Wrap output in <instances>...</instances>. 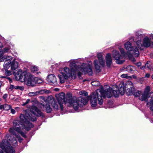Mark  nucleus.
Instances as JSON below:
<instances>
[{"label":"nucleus","instance_id":"nucleus-1","mask_svg":"<svg viewBox=\"0 0 153 153\" xmlns=\"http://www.w3.org/2000/svg\"><path fill=\"white\" fill-rule=\"evenodd\" d=\"M30 113L37 117L42 115V112L36 107L32 106L30 108L29 111H27L25 114V117L22 114L20 116V122L19 120H15L13 122V126L9 130L10 133L13 135L7 134L4 140H3L0 143V153H14L15 150L11 146L12 145L14 146H17V141L14 138L13 136L14 135L18 139L19 141L21 142L23 140L19 136L16 134V132L20 134L22 137H26L25 134L23 132L22 130L23 128L28 131L32 128L33 126L32 123L29 122L30 120L34 121L36 118L32 116Z\"/></svg>","mask_w":153,"mask_h":153},{"label":"nucleus","instance_id":"nucleus-2","mask_svg":"<svg viewBox=\"0 0 153 153\" xmlns=\"http://www.w3.org/2000/svg\"><path fill=\"white\" fill-rule=\"evenodd\" d=\"M124 86L128 95L133 94L135 97H139V99L142 101L145 100L147 98L150 91L149 86H147L143 93L141 91L135 90L132 82L130 81L127 82Z\"/></svg>","mask_w":153,"mask_h":153},{"label":"nucleus","instance_id":"nucleus-3","mask_svg":"<svg viewBox=\"0 0 153 153\" xmlns=\"http://www.w3.org/2000/svg\"><path fill=\"white\" fill-rule=\"evenodd\" d=\"M69 62L70 63L69 66L71 68V70L74 71L75 74L77 73L79 76H81L82 73L84 74L87 73L90 75H92L93 74L91 62H89L88 65L85 63H83L80 67H78L77 68L76 67L77 60H73L70 61Z\"/></svg>","mask_w":153,"mask_h":153},{"label":"nucleus","instance_id":"nucleus-4","mask_svg":"<svg viewBox=\"0 0 153 153\" xmlns=\"http://www.w3.org/2000/svg\"><path fill=\"white\" fill-rule=\"evenodd\" d=\"M136 36L138 39L144 36L143 41L138 40L136 42L137 45L140 50H143L144 48L151 46L153 47V34H148L145 36L144 34L137 32Z\"/></svg>","mask_w":153,"mask_h":153},{"label":"nucleus","instance_id":"nucleus-5","mask_svg":"<svg viewBox=\"0 0 153 153\" xmlns=\"http://www.w3.org/2000/svg\"><path fill=\"white\" fill-rule=\"evenodd\" d=\"M15 79L16 80H19L22 82H24L28 86H35L33 76L26 71H23L22 70H19L15 75Z\"/></svg>","mask_w":153,"mask_h":153},{"label":"nucleus","instance_id":"nucleus-6","mask_svg":"<svg viewBox=\"0 0 153 153\" xmlns=\"http://www.w3.org/2000/svg\"><path fill=\"white\" fill-rule=\"evenodd\" d=\"M104 95L102 93L101 90L97 89L95 92L92 93L90 96L91 106L96 108H98V105H101L103 103L102 96Z\"/></svg>","mask_w":153,"mask_h":153},{"label":"nucleus","instance_id":"nucleus-7","mask_svg":"<svg viewBox=\"0 0 153 153\" xmlns=\"http://www.w3.org/2000/svg\"><path fill=\"white\" fill-rule=\"evenodd\" d=\"M87 103V100L81 97L77 99L76 97L70 98L68 100L67 105L72 106L75 110H77L79 108L86 105Z\"/></svg>","mask_w":153,"mask_h":153},{"label":"nucleus","instance_id":"nucleus-8","mask_svg":"<svg viewBox=\"0 0 153 153\" xmlns=\"http://www.w3.org/2000/svg\"><path fill=\"white\" fill-rule=\"evenodd\" d=\"M124 47L127 52V56L131 60L134 59L133 56L137 57L139 55L138 49L136 46H133L129 42H126L124 44Z\"/></svg>","mask_w":153,"mask_h":153},{"label":"nucleus","instance_id":"nucleus-9","mask_svg":"<svg viewBox=\"0 0 153 153\" xmlns=\"http://www.w3.org/2000/svg\"><path fill=\"white\" fill-rule=\"evenodd\" d=\"M119 49L122 55L118 51L116 50L113 51L112 55L113 58L116 60V62L118 64H121L125 62L124 57L127 56V53H126L123 48L120 47Z\"/></svg>","mask_w":153,"mask_h":153},{"label":"nucleus","instance_id":"nucleus-10","mask_svg":"<svg viewBox=\"0 0 153 153\" xmlns=\"http://www.w3.org/2000/svg\"><path fill=\"white\" fill-rule=\"evenodd\" d=\"M97 58L98 59V61L97 60H95L94 61V64L96 71L99 72L100 71V67L104 66L105 62L101 53L97 54Z\"/></svg>","mask_w":153,"mask_h":153},{"label":"nucleus","instance_id":"nucleus-11","mask_svg":"<svg viewBox=\"0 0 153 153\" xmlns=\"http://www.w3.org/2000/svg\"><path fill=\"white\" fill-rule=\"evenodd\" d=\"M56 97L58 102V103L60 106L61 111H62L64 108L63 104L64 103L67 104L68 102V100L70 98H68L65 100V94L63 92L60 93L59 94L56 95Z\"/></svg>","mask_w":153,"mask_h":153},{"label":"nucleus","instance_id":"nucleus-12","mask_svg":"<svg viewBox=\"0 0 153 153\" xmlns=\"http://www.w3.org/2000/svg\"><path fill=\"white\" fill-rule=\"evenodd\" d=\"M1 52H0V54ZM1 56H0V61L2 62L5 60L4 64V69H7L10 67V64H11V61L12 60V58L10 56H4L1 58Z\"/></svg>","mask_w":153,"mask_h":153},{"label":"nucleus","instance_id":"nucleus-13","mask_svg":"<svg viewBox=\"0 0 153 153\" xmlns=\"http://www.w3.org/2000/svg\"><path fill=\"white\" fill-rule=\"evenodd\" d=\"M71 70L69 69V68L67 67L64 68L63 69V72H62L61 73L62 74L65 76L66 79H67L69 77L72 76V73L73 72L74 73V71H73V70ZM74 76V77H76V74H73Z\"/></svg>","mask_w":153,"mask_h":153},{"label":"nucleus","instance_id":"nucleus-14","mask_svg":"<svg viewBox=\"0 0 153 153\" xmlns=\"http://www.w3.org/2000/svg\"><path fill=\"white\" fill-rule=\"evenodd\" d=\"M108 88L104 91V89L102 88L98 89L101 90L102 93L104 95V96H102V98H104L105 97H107L108 98H110L113 95L112 93V89L109 87Z\"/></svg>","mask_w":153,"mask_h":153},{"label":"nucleus","instance_id":"nucleus-15","mask_svg":"<svg viewBox=\"0 0 153 153\" xmlns=\"http://www.w3.org/2000/svg\"><path fill=\"white\" fill-rule=\"evenodd\" d=\"M47 80L48 82L51 84L52 83L54 85L57 84L56 78L53 74H51L48 76Z\"/></svg>","mask_w":153,"mask_h":153},{"label":"nucleus","instance_id":"nucleus-16","mask_svg":"<svg viewBox=\"0 0 153 153\" xmlns=\"http://www.w3.org/2000/svg\"><path fill=\"white\" fill-rule=\"evenodd\" d=\"M50 102L51 103L52 106L54 110H58L59 108L61 110L58 102H56L54 101L53 98H52L51 99Z\"/></svg>","mask_w":153,"mask_h":153},{"label":"nucleus","instance_id":"nucleus-17","mask_svg":"<svg viewBox=\"0 0 153 153\" xmlns=\"http://www.w3.org/2000/svg\"><path fill=\"white\" fill-rule=\"evenodd\" d=\"M11 70L14 72L19 67V63L17 61H16V59H14L12 61H11V64H10Z\"/></svg>","mask_w":153,"mask_h":153},{"label":"nucleus","instance_id":"nucleus-18","mask_svg":"<svg viewBox=\"0 0 153 153\" xmlns=\"http://www.w3.org/2000/svg\"><path fill=\"white\" fill-rule=\"evenodd\" d=\"M105 59L107 65L108 67H109L112 62V59L110 53H108L106 54Z\"/></svg>","mask_w":153,"mask_h":153},{"label":"nucleus","instance_id":"nucleus-19","mask_svg":"<svg viewBox=\"0 0 153 153\" xmlns=\"http://www.w3.org/2000/svg\"><path fill=\"white\" fill-rule=\"evenodd\" d=\"M119 93L122 95L124 94L125 90L124 84L123 83H120L119 85L118 89Z\"/></svg>","mask_w":153,"mask_h":153},{"label":"nucleus","instance_id":"nucleus-20","mask_svg":"<svg viewBox=\"0 0 153 153\" xmlns=\"http://www.w3.org/2000/svg\"><path fill=\"white\" fill-rule=\"evenodd\" d=\"M43 106L44 109L46 111L47 113H50L52 111V108L50 107L48 102H46L45 104H44L43 105Z\"/></svg>","mask_w":153,"mask_h":153},{"label":"nucleus","instance_id":"nucleus-21","mask_svg":"<svg viewBox=\"0 0 153 153\" xmlns=\"http://www.w3.org/2000/svg\"><path fill=\"white\" fill-rule=\"evenodd\" d=\"M151 94L152 96L151 99H150L149 102L147 103V105H149L150 106V110L153 111V93H151Z\"/></svg>","mask_w":153,"mask_h":153},{"label":"nucleus","instance_id":"nucleus-22","mask_svg":"<svg viewBox=\"0 0 153 153\" xmlns=\"http://www.w3.org/2000/svg\"><path fill=\"white\" fill-rule=\"evenodd\" d=\"M149 62L150 63V62H147L145 66H142L140 68L142 70H144V69L146 68H148L150 70H153L152 69L153 68L152 66H151L150 65L149 66Z\"/></svg>","mask_w":153,"mask_h":153},{"label":"nucleus","instance_id":"nucleus-23","mask_svg":"<svg viewBox=\"0 0 153 153\" xmlns=\"http://www.w3.org/2000/svg\"><path fill=\"white\" fill-rule=\"evenodd\" d=\"M10 48L9 47H6L4 48L3 51H0V52H1V53L0 54V56H1V58L3 57V55L4 53H7L9 52L10 50Z\"/></svg>","mask_w":153,"mask_h":153},{"label":"nucleus","instance_id":"nucleus-24","mask_svg":"<svg viewBox=\"0 0 153 153\" xmlns=\"http://www.w3.org/2000/svg\"><path fill=\"white\" fill-rule=\"evenodd\" d=\"M135 70V67L133 66L128 65L126 68V71L128 72H131Z\"/></svg>","mask_w":153,"mask_h":153},{"label":"nucleus","instance_id":"nucleus-25","mask_svg":"<svg viewBox=\"0 0 153 153\" xmlns=\"http://www.w3.org/2000/svg\"><path fill=\"white\" fill-rule=\"evenodd\" d=\"M58 77L59 78L60 82L61 83H62L65 82V80L66 79L65 76H64L62 75H58Z\"/></svg>","mask_w":153,"mask_h":153},{"label":"nucleus","instance_id":"nucleus-26","mask_svg":"<svg viewBox=\"0 0 153 153\" xmlns=\"http://www.w3.org/2000/svg\"><path fill=\"white\" fill-rule=\"evenodd\" d=\"M112 95L115 97H117L119 96V93L116 90H112Z\"/></svg>","mask_w":153,"mask_h":153},{"label":"nucleus","instance_id":"nucleus-27","mask_svg":"<svg viewBox=\"0 0 153 153\" xmlns=\"http://www.w3.org/2000/svg\"><path fill=\"white\" fill-rule=\"evenodd\" d=\"M11 106L7 104H4L3 105V109L6 110H8L11 108Z\"/></svg>","mask_w":153,"mask_h":153},{"label":"nucleus","instance_id":"nucleus-28","mask_svg":"<svg viewBox=\"0 0 153 153\" xmlns=\"http://www.w3.org/2000/svg\"><path fill=\"white\" fill-rule=\"evenodd\" d=\"M91 84L92 85L94 86H98L100 84V82L97 81H94L91 82Z\"/></svg>","mask_w":153,"mask_h":153},{"label":"nucleus","instance_id":"nucleus-29","mask_svg":"<svg viewBox=\"0 0 153 153\" xmlns=\"http://www.w3.org/2000/svg\"><path fill=\"white\" fill-rule=\"evenodd\" d=\"M30 69L31 71L33 72L37 71L38 70V68L36 66H34L31 67Z\"/></svg>","mask_w":153,"mask_h":153},{"label":"nucleus","instance_id":"nucleus-30","mask_svg":"<svg viewBox=\"0 0 153 153\" xmlns=\"http://www.w3.org/2000/svg\"><path fill=\"white\" fill-rule=\"evenodd\" d=\"M5 74L7 76H10L12 74V72L10 71H8L7 69H5Z\"/></svg>","mask_w":153,"mask_h":153},{"label":"nucleus","instance_id":"nucleus-31","mask_svg":"<svg viewBox=\"0 0 153 153\" xmlns=\"http://www.w3.org/2000/svg\"><path fill=\"white\" fill-rule=\"evenodd\" d=\"M79 94L80 95L83 96H87L88 95L87 92L84 91H80L79 92Z\"/></svg>","mask_w":153,"mask_h":153},{"label":"nucleus","instance_id":"nucleus-32","mask_svg":"<svg viewBox=\"0 0 153 153\" xmlns=\"http://www.w3.org/2000/svg\"><path fill=\"white\" fill-rule=\"evenodd\" d=\"M38 92L37 91L35 92H30L28 94V95L30 97L33 96L37 95Z\"/></svg>","mask_w":153,"mask_h":153},{"label":"nucleus","instance_id":"nucleus-33","mask_svg":"<svg viewBox=\"0 0 153 153\" xmlns=\"http://www.w3.org/2000/svg\"><path fill=\"white\" fill-rule=\"evenodd\" d=\"M15 89L17 90L19 89L21 91H23L24 89V88L23 86H16Z\"/></svg>","mask_w":153,"mask_h":153},{"label":"nucleus","instance_id":"nucleus-34","mask_svg":"<svg viewBox=\"0 0 153 153\" xmlns=\"http://www.w3.org/2000/svg\"><path fill=\"white\" fill-rule=\"evenodd\" d=\"M121 77L123 78H126L128 79V76L127 74H123L121 75Z\"/></svg>","mask_w":153,"mask_h":153},{"label":"nucleus","instance_id":"nucleus-35","mask_svg":"<svg viewBox=\"0 0 153 153\" xmlns=\"http://www.w3.org/2000/svg\"><path fill=\"white\" fill-rule=\"evenodd\" d=\"M15 86H14L12 85H10V88H9V89H10L11 90H12L13 89H14V88L15 89Z\"/></svg>","mask_w":153,"mask_h":153},{"label":"nucleus","instance_id":"nucleus-36","mask_svg":"<svg viewBox=\"0 0 153 153\" xmlns=\"http://www.w3.org/2000/svg\"><path fill=\"white\" fill-rule=\"evenodd\" d=\"M30 100L29 99H28L27 100L26 102L23 104V105H26V104H27L30 102Z\"/></svg>","mask_w":153,"mask_h":153},{"label":"nucleus","instance_id":"nucleus-37","mask_svg":"<svg viewBox=\"0 0 153 153\" xmlns=\"http://www.w3.org/2000/svg\"><path fill=\"white\" fill-rule=\"evenodd\" d=\"M7 97V94H4L3 96V98L5 99L6 100Z\"/></svg>","mask_w":153,"mask_h":153},{"label":"nucleus","instance_id":"nucleus-38","mask_svg":"<svg viewBox=\"0 0 153 153\" xmlns=\"http://www.w3.org/2000/svg\"><path fill=\"white\" fill-rule=\"evenodd\" d=\"M136 65H137V66L139 67V66H141V63L140 62H139L137 63L136 64Z\"/></svg>","mask_w":153,"mask_h":153},{"label":"nucleus","instance_id":"nucleus-39","mask_svg":"<svg viewBox=\"0 0 153 153\" xmlns=\"http://www.w3.org/2000/svg\"><path fill=\"white\" fill-rule=\"evenodd\" d=\"M11 112L13 114H14L15 113V110H14V109H11Z\"/></svg>","mask_w":153,"mask_h":153},{"label":"nucleus","instance_id":"nucleus-40","mask_svg":"<svg viewBox=\"0 0 153 153\" xmlns=\"http://www.w3.org/2000/svg\"><path fill=\"white\" fill-rule=\"evenodd\" d=\"M150 75L149 74H146L145 75V77L147 78H149L150 77Z\"/></svg>","mask_w":153,"mask_h":153},{"label":"nucleus","instance_id":"nucleus-41","mask_svg":"<svg viewBox=\"0 0 153 153\" xmlns=\"http://www.w3.org/2000/svg\"><path fill=\"white\" fill-rule=\"evenodd\" d=\"M3 108V105H0V109Z\"/></svg>","mask_w":153,"mask_h":153},{"label":"nucleus","instance_id":"nucleus-42","mask_svg":"<svg viewBox=\"0 0 153 153\" xmlns=\"http://www.w3.org/2000/svg\"><path fill=\"white\" fill-rule=\"evenodd\" d=\"M3 47V45L0 42V48H2Z\"/></svg>","mask_w":153,"mask_h":153},{"label":"nucleus","instance_id":"nucleus-43","mask_svg":"<svg viewBox=\"0 0 153 153\" xmlns=\"http://www.w3.org/2000/svg\"><path fill=\"white\" fill-rule=\"evenodd\" d=\"M5 76L0 75V78H5Z\"/></svg>","mask_w":153,"mask_h":153},{"label":"nucleus","instance_id":"nucleus-44","mask_svg":"<svg viewBox=\"0 0 153 153\" xmlns=\"http://www.w3.org/2000/svg\"><path fill=\"white\" fill-rule=\"evenodd\" d=\"M2 82H0V87H1L2 85Z\"/></svg>","mask_w":153,"mask_h":153},{"label":"nucleus","instance_id":"nucleus-45","mask_svg":"<svg viewBox=\"0 0 153 153\" xmlns=\"http://www.w3.org/2000/svg\"><path fill=\"white\" fill-rule=\"evenodd\" d=\"M152 79H153V74L152 76Z\"/></svg>","mask_w":153,"mask_h":153},{"label":"nucleus","instance_id":"nucleus-46","mask_svg":"<svg viewBox=\"0 0 153 153\" xmlns=\"http://www.w3.org/2000/svg\"><path fill=\"white\" fill-rule=\"evenodd\" d=\"M55 89H56V91H57V90H58V88H56Z\"/></svg>","mask_w":153,"mask_h":153},{"label":"nucleus","instance_id":"nucleus-47","mask_svg":"<svg viewBox=\"0 0 153 153\" xmlns=\"http://www.w3.org/2000/svg\"><path fill=\"white\" fill-rule=\"evenodd\" d=\"M1 98H0V101H1Z\"/></svg>","mask_w":153,"mask_h":153},{"label":"nucleus","instance_id":"nucleus-48","mask_svg":"<svg viewBox=\"0 0 153 153\" xmlns=\"http://www.w3.org/2000/svg\"><path fill=\"white\" fill-rule=\"evenodd\" d=\"M152 69H153V68Z\"/></svg>","mask_w":153,"mask_h":153}]
</instances>
